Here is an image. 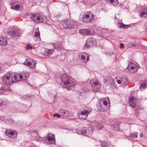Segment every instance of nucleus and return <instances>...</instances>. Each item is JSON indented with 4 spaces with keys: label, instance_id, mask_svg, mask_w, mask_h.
<instances>
[{
    "label": "nucleus",
    "instance_id": "1",
    "mask_svg": "<svg viewBox=\"0 0 147 147\" xmlns=\"http://www.w3.org/2000/svg\"><path fill=\"white\" fill-rule=\"evenodd\" d=\"M61 80V86L66 88L68 90L70 89L71 87H74L76 85L75 83L72 81L69 77L66 74H63L62 75Z\"/></svg>",
    "mask_w": 147,
    "mask_h": 147
},
{
    "label": "nucleus",
    "instance_id": "2",
    "mask_svg": "<svg viewBox=\"0 0 147 147\" xmlns=\"http://www.w3.org/2000/svg\"><path fill=\"white\" fill-rule=\"evenodd\" d=\"M2 80L4 83L7 85L17 82L15 73H8L5 74L2 77Z\"/></svg>",
    "mask_w": 147,
    "mask_h": 147
},
{
    "label": "nucleus",
    "instance_id": "3",
    "mask_svg": "<svg viewBox=\"0 0 147 147\" xmlns=\"http://www.w3.org/2000/svg\"><path fill=\"white\" fill-rule=\"evenodd\" d=\"M108 101L109 102L108 98L102 99L100 100L97 106L98 109L101 112H104L107 111L109 107V105Z\"/></svg>",
    "mask_w": 147,
    "mask_h": 147
},
{
    "label": "nucleus",
    "instance_id": "4",
    "mask_svg": "<svg viewBox=\"0 0 147 147\" xmlns=\"http://www.w3.org/2000/svg\"><path fill=\"white\" fill-rule=\"evenodd\" d=\"M94 14L88 12L85 13L82 17V21L86 23H90L94 20Z\"/></svg>",
    "mask_w": 147,
    "mask_h": 147
},
{
    "label": "nucleus",
    "instance_id": "5",
    "mask_svg": "<svg viewBox=\"0 0 147 147\" xmlns=\"http://www.w3.org/2000/svg\"><path fill=\"white\" fill-rule=\"evenodd\" d=\"M90 83L91 85V88L94 92H98L100 90V84L97 79H93L90 81Z\"/></svg>",
    "mask_w": 147,
    "mask_h": 147
},
{
    "label": "nucleus",
    "instance_id": "6",
    "mask_svg": "<svg viewBox=\"0 0 147 147\" xmlns=\"http://www.w3.org/2000/svg\"><path fill=\"white\" fill-rule=\"evenodd\" d=\"M78 23L72 20H65L62 22L63 26L66 28H72L78 25Z\"/></svg>",
    "mask_w": 147,
    "mask_h": 147
},
{
    "label": "nucleus",
    "instance_id": "7",
    "mask_svg": "<svg viewBox=\"0 0 147 147\" xmlns=\"http://www.w3.org/2000/svg\"><path fill=\"white\" fill-rule=\"evenodd\" d=\"M91 111L92 109L90 108L81 111L80 113L78 114L79 118L81 119H86Z\"/></svg>",
    "mask_w": 147,
    "mask_h": 147
},
{
    "label": "nucleus",
    "instance_id": "8",
    "mask_svg": "<svg viewBox=\"0 0 147 147\" xmlns=\"http://www.w3.org/2000/svg\"><path fill=\"white\" fill-rule=\"evenodd\" d=\"M8 33L11 37L14 38H18L20 36L17 30L13 28H9L8 30Z\"/></svg>",
    "mask_w": 147,
    "mask_h": 147
},
{
    "label": "nucleus",
    "instance_id": "9",
    "mask_svg": "<svg viewBox=\"0 0 147 147\" xmlns=\"http://www.w3.org/2000/svg\"><path fill=\"white\" fill-rule=\"evenodd\" d=\"M17 82L21 80H26L28 79L29 76L28 73H21L20 74L15 73Z\"/></svg>",
    "mask_w": 147,
    "mask_h": 147
},
{
    "label": "nucleus",
    "instance_id": "10",
    "mask_svg": "<svg viewBox=\"0 0 147 147\" xmlns=\"http://www.w3.org/2000/svg\"><path fill=\"white\" fill-rule=\"evenodd\" d=\"M138 68V66L132 62H130L127 67L128 70L132 73H136Z\"/></svg>",
    "mask_w": 147,
    "mask_h": 147
},
{
    "label": "nucleus",
    "instance_id": "11",
    "mask_svg": "<svg viewBox=\"0 0 147 147\" xmlns=\"http://www.w3.org/2000/svg\"><path fill=\"white\" fill-rule=\"evenodd\" d=\"M24 64L34 69L36 67V63L35 61L32 59H26V62L24 63Z\"/></svg>",
    "mask_w": 147,
    "mask_h": 147
},
{
    "label": "nucleus",
    "instance_id": "12",
    "mask_svg": "<svg viewBox=\"0 0 147 147\" xmlns=\"http://www.w3.org/2000/svg\"><path fill=\"white\" fill-rule=\"evenodd\" d=\"M79 33L82 35H88L93 34L94 32L90 29H82L79 30Z\"/></svg>",
    "mask_w": 147,
    "mask_h": 147
},
{
    "label": "nucleus",
    "instance_id": "13",
    "mask_svg": "<svg viewBox=\"0 0 147 147\" xmlns=\"http://www.w3.org/2000/svg\"><path fill=\"white\" fill-rule=\"evenodd\" d=\"M32 20L36 22H43L44 20L43 18L41 16H39L37 14H33L32 16H30Z\"/></svg>",
    "mask_w": 147,
    "mask_h": 147
},
{
    "label": "nucleus",
    "instance_id": "14",
    "mask_svg": "<svg viewBox=\"0 0 147 147\" xmlns=\"http://www.w3.org/2000/svg\"><path fill=\"white\" fill-rule=\"evenodd\" d=\"M43 140L44 141H47L48 144H54L55 143V138L54 135H53L52 136H48L47 138H43Z\"/></svg>",
    "mask_w": 147,
    "mask_h": 147
},
{
    "label": "nucleus",
    "instance_id": "15",
    "mask_svg": "<svg viewBox=\"0 0 147 147\" xmlns=\"http://www.w3.org/2000/svg\"><path fill=\"white\" fill-rule=\"evenodd\" d=\"M5 133L9 137L13 138H16L17 137V134L16 131H11L7 129L5 131Z\"/></svg>",
    "mask_w": 147,
    "mask_h": 147
},
{
    "label": "nucleus",
    "instance_id": "16",
    "mask_svg": "<svg viewBox=\"0 0 147 147\" xmlns=\"http://www.w3.org/2000/svg\"><path fill=\"white\" fill-rule=\"evenodd\" d=\"M89 56L90 55L89 54L85 52L81 53L79 55L81 59L84 60L85 63H86L89 61Z\"/></svg>",
    "mask_w": 147,
    "mask_h": 147
},
{
    "label": "nucleus",
    "instance_id": "17",
    "mask_svg": "<svg viewBox=\"0 0 147 147\" xmlns=\"http://www.w3.org/2000/svg\"><path fill=\"white\" fill-rule=\"evenodd\" d=\"M96 44V41L92 37H89L87 39L85 46H88L89 47L92 46Z\"/></svg>",
    "mask_w": 147,
    "mask_h": 147
},
{
    "label": "nucleus",
    "instance_id": "18",
    "mask_svg": "<svg viewBox=\"0 0 147 147\" xmlns=\"http://www.w3.org/2000/svg\"><path fill=\"white\" fill-rule=\"evenodd\" d=\"M117 81V78H115L113 79L110 76L108 77L106 80V83L107 85L112 84L113 86H115L116 84L115 82Z\"/></svg>",
    "mask_w": 147,
    "mask_h": 147
},
{
    "label": "nucleus",
    "instance_id": "19",
    "mask_svg": "<svg viewBox=\"0 0 147 147\" xmlns=\"http://www.w3.org/2000/svg\"><path fill=\"white\" fill-rule=\"evenodd\" d=\"M137 99L134 96H131L129 98V104L130 106L134 108L136 106Z\"/></svg>",
    "mask_w": 147,
    "mask_h": 147
},
{
    "label": "nucleus",
    "instance_id": "20",
    "mask_svg": "<svg viewBox=\"0 0 147 147\" xmlns=\"http://www.w3.org/2000/svg\"><path fill=\"white\" fill-rule=\"evenodd\" d=\"M10 5V8L11 9H14L16 10L20 11L22 10V7L21 5L18 4H16L15 3H12Z\"/></svg>",
    "mask_w": 147,
    "mask_h": 147
},
{
    "label": "nucleus",
    "instance_id": "21",
    "mask_svg": "<svg viewBox=\"0 0 147 147\" xmlns=\"http://www.w3.org/2000/svg\"><path fill=\"white\" fill-rule=\"evenodd\" d=\"M34 31H35L34 32V36L37 38L38 40H40V38L38 27L34 28L33 29V32H34Z\"/></svg>",
    "mask_w": 147,
    "mask_h": 147
},
{
    "label": "nucleus",
    "instance_id": "22",
    "mask_svg": "<svg viewBox=\"0 0 147 147\" xmlns=\"http://www.w3.org/2000/svg\"><path fill=\"white\" fill-rule=\"evenodd\" d=\"M139 16L141 17L145 18L147 17V9H144L140 12Z\"/></svg>",
    "mask_w": 147,
    "mask_h": 147
},
{
    "label": "nucleus",
    "instance_id": "23",
    "mask_svg": "<svg viewBox=\"0 0 147 147\" xmlns=\"http://www.w3.org/2000/svg\"><path fill=\"white\" fill-rule=\"evenodd\" d=\"M7 39L3 37H0V45L5 46L7 44Z\"/></svg>",
    "mask_w": 147,
    "mask_h": 147
},
{
    "label": "nucleus",
    "instance_id": "24",
    "mask_svg": "<svg viewBox=\"0 0 147 147\" xmlns=\"http://www.w3.org/2000/svg\"><path fill=\"white\" fill-rule=\"evenodd\" d=\"M60 112L64 117H68L70 116V113L68 111L61 110Z\"/></svg>",
    "mask_w": 147,
    "mask_h": 147
},
{
    "label": "nucleus",
    "instance_id": "25",
    "mask_svg": "<svg viewBox=\"0 0 147 147\" xmlns=\"http://www.w3.org/2000/svg\"><path fill=\"white\" fill-rule=\"evenodd\" d=\"M54 50L53 49H46L44 52L45 55H46L50 56L54 52Z\"/></svg>",
    "mask_w": 147,
    "mask_h": 147
},
{
    "label": "nucleus",
    "instance_id": "26",
    "mask_svg": "<svg viewBox=\"0 0 147 147\" xmlns=\"http://www.w3.org/2000/svg\"><path fill=\"white\" fill-rule=\"evenodd\" d=\"M117 27L119 28H127L130 25H125L122 23H121L119 22H118L117 23Z\"/></svg>",
    "mask_w": 147,
    "mask_h": 147
},
{
    "label": "nucleus",
    "instance_id": "27",
    "mask_svg": "<svg viewBox=\"0 0 147 147\" xmlns=\"http://www.w3.org/2000/svg\"><path fill=\"white\" fill-rule=\"evenodd\" d=\"M94 130L93 129L92 127H88L87 129V135H91Z\"/></svg>",
    "mask_w": 147,
    "mask_h": 147
},
{
    "label": "nucleus",
    "instance_id": "28",
    "mask_svg": "<svg viewBox=\"0 0 147 147\" xmlns=\"http://www.w3.org/2000/svg\"><path fill=\"white\" fill-rule=\"evenodd\" d=\"M121 79L123 84L126 85L128 84V82L127 78L122 77L121 78Z\"/></svg>",
    "mask_w": 147,
    "mask_h": 147
},
{
    "label": "nucleus",
    "instance_id": "29",
    "mask_svg": "<svg viewBox=\"0 0 147 147\" xmlns=\"http://www.w3.org/2000/svg\"><path fill=\"white\" fill-rule=\"evenodd\" d=\"M7 102L6 100H0V107H3L7 105Z\"/></svg>",
    "mask_w": 147,
    "mask_h": 147
},
{
    "label": "nucleus",
    "instance_id": "30",
    "mask_svg": "<svg viewBox=\"0 0 147 147\" xmlns=\"http://www.w3.org/2000/svg\"><path fill=\"white\" fill-rule=\"evenodd\" d=\"M61 45V43L59 42H57L53 44V45L55 49L58 48Z\"/></svg>",
    "mask_w": 147,
    "mask_h": 147
},
{
    "label": "nucleus",
    "instance_id": "31",
    "mask_svg": "<svg viewBox=\"0 0 147 147\" xmlns=\"http://www.w3.org/2000/svg\"><path fill=\"white\" fill-rule=\"evenodd\" d=\"M113 129L115 131H118L119 129V126L118 124L112 125Z\"/></svg>",
    "mask_w": 147,
    "mask_h": 147
},
{
    "label": "nucleus",
    "instance_id": "32",
    "mask_svg": "<svg viewBox=\"0 0 147 147\" xmlns=\"http://www.w3.org/2000/svg\"><path fill=\"white\" fill-rule=\"evenodd\" d=\"M81 134L82 135H87V129L86 128L84 127L81 130Z\"/></svg>",
    "mask_w": 147,
    "mask_h": 147
},
{
    "label": "nucleus",
    "instance_id": "33",
    "mask_svg": "<svg viewBox=\"0 0 147 147\" xmlns=\"http://www.w3.org/2000/svg\"><path fill=\"white\" fill-rule=\"evenodd\" d=\"M146 87V84H142L140 86V90L142 91L143 89H145Z\"/></svg>",
    "mask_w": 147,
    "mask_h": 147
},
{
    "label": "nucleus",
    "instance_id": "34",
    "mask_svg": "<svg viewBox=\"0 0 147 147\" xmlns=\"http://www.w3.org/2000/svg\"><path fill=\"white\" fill-rule=\"evenodd\" d=\"M101 146L102 147H105L108 146V144L106 141L102 142Z\"/></svg>",
    "mask_w": 147,
    "mask_h": 147
},
{
    "label": "nucleus",
    "instance_id": "35",
    "mask_svg": "<svg viewBox=\"0 0 147 147\" xmlns=\"http://www.w3.org/2000/svg\"><path fill=\"white\" fill-rule=\"evenodd\" d=\"M103 127V126L101 124L98 123L96 125V127L98 130H100Z\"/></svg>",
    "mask_w": 147,
    "mask_h": 147
},
{
    "label": "nucleus",
    "instance_id": "36",
    "mask_svg": "<svg viewBox=\"0 0 147 147\" xmlns=\"http://www.w3.org/2000/svg\"><path fill=\"white\" fill-rule=\"evenodd\" d=\"M129 136L131 137L136 138L137 137V135L136 133L134 132L131 134Z\"/></svg>",
    "mask_w": 147,
    "mask_h": 147
},
{
    "label": "nucleus",
    "instance_id": "37",
    "mask_svg": "<svg viewBox=\"0 0 147 147\" xmlns=\"http://www.w3.org/2000/svg\"><path fill=\"white\" fill-rule=\"evenodd\" d=\"M108 1L109 3H112L114 2H115L116 4H117L118 3V1L117 0H107Z\"/></svg>",
    "mask_w": 147,
    "mask_h": 147
},
{
    "label": "nucleus",
    "instance_id": "38",
    "mask_svg": "<svg viewBox=\"0 0 147 147\" xmlns=\"http://www.w3.org/2000/svg\"><path fill=\"white\" fill-rule=\"evenodd\" d=\"M113 54L114 53L112 51H111L109 52L105 53V54H106L107 56H111L112 55H113Z\"/></svg>",
    "mask_w": 147,
    "mask_h": 147
},
{
    "label": "nucleus",
    "instance_id": "39",
    "mask_svg": "<svg viewBox=\"0 0 147 147\" xmlns=\"http://www.w3.org/2000/svg\"><path fill=\"white\" fill-rule=\"evenodd\" d=\"M136 45V43L135 42H130L129 43V45L130 47H135V45Z\"/></svg>",
    "mask_w": 147,
    "mask_h": 147
},
{
    "label": "nucleus",
    "instance_id": "40",
    "mask_svg": "<svg viewBox=\"0 0 147 147\" xmlns=\"http://www.w3.org/2000/svg\"><path fill=\"white\" fill-rule=\"evenodd\" d=\"M6 90H5L3 88H1L0 89V94H3L5 93Z\"/></svg>",
    "mask_w": 147,
    "mask_h": 147
},
{
    "label": "nucleus",
    "instance_id": "41",
    "mask_svg": "<svg viewBox=\"0 0 147 147\" xmlns=\"http://www.w3.org/2000/svg\"><path fill=\"white\" fill-rule=\"evenodd\" d=\"M32 48V47L30 45L28 44L27 45V47L26 48V49H31Z\"/></svg>",
    "mask_w": 147,
    "mask_h": 147
},
{
    "label": "nucleus",
    "instance_id": "42",
    "mask_svg": "<svg viewBox=\"0 0 147 147\" xmlns=\"http://www.w3.org/2000/svg\"><path fill=\"white\" fill-rule=\"evenodd\" d=\"M53 116L54 117H60L61 115H59V114L58 113H55L53 115Z\"/></svg>",
    "mask_w": 147,
    "mask_h": 147
},
{
    "label": "nucleus",
    "instance_id": "43",
    "mask_svg": "<svg viewBox=\"0 0 147 147\" xmlns=\"http://www.w3.org/2000/svg\"><path fill=\"white\" fill-rule=\"evenodd\" d=\"M116 82H117L118 84H120L121 83L122 84V82L121 78L120 79V80H117V81Z\"/></svg>",
    "mask_w": 147,
    "mask_h": 147
},
{
    "label": "nucleus",
    "instance_id": "44",
    "mask_svg": "<svg viewBox=\"0 0 147 147\" xmlns=\"http://www.w3.org/2000/svg\"><path fill=\"white\" fill-rule=\"evenodd\" d=\"M124 47V46L123 44L122 43H121L120 48H122L123 47Z\"/></svg>",
    "mask_w": 147,
    "mask_h": 147
},
{
    "label": "nucleus",
    "instance_id": "45",
    "mask_svg": "<svg viewBox=\"0 0 147 147\" xmlns=\"http://www.w3.org/2000/svg\"><path fill=\"white\" fill-rule=\"evenodd\" d=\"M140 137H142L143 136V134L142 133H140Z\"/></svg>",
    "mask_w": 147,
    "mask_h": 147
},
{
    "label": "nucleus",
    "instance_id": "46",
    "mask_svg": "<svg viewBox=\"0 0 147 147\" xmlns=\"http://www.w3.org/2000/svg\"><path fill=\"white\" fill-rule=\"evenodd\" d=\"M83 0H78V2H82V1H83Z\"/></svg>",
    "mask_w": 147,
    "mask_h": 147
},
{
    "label": "nucleus",
    "instance_id": "47",
    "mask_svg": "<svg viewBox=\"0 0 147 147\" xmlns=\"http://www.w3.org/2000/svg\"><path fill=\"white\" fill-rule=\"evenodd\" d=\"M58 16L59 17V16H55V19L57 18V17Z\"/></svg>",
    "mask_w": 147,
    "mask_h": 147
},
{
    "label": "nucleus",
    "instance_id": "48",
    "mask_svg": "<svg viewBox=\"0 0 147 147\" xmlns=\"http://www.w3.org/2000/svg\"><path fill=\"white\" fill-rule=\"evenodd\" d=\"M28 147H35L34 146H29Z\"/></svg>",
    "mask_w": 147,
    "mask_h": 147
},
{
    "label": "nucleus",
    "instance_id": "49",
    "mask_svg": "<svg viewBox=\"0 0 147 147\" xmlns=\"http://www.w3.org/2000/svg\"><path fill=\"white\" fill-rule=\"evenodd\" d=\"M144 146V147H145V146Z\"/></svg>",
    "mask_w": 147,
    "mask_h": 147
},
{
    "label": "nucleus",
    "instance_id": "50",
    "mask_svg": "<svg viewBox=\"0 0 147 147\" xmlns=\"http://www.w3.org/2000/svg\"><path fill=\"white\" fill-rule=\"evenodd\" d=\"M144 146V147H145V146Z\"/></svg>",
    "mask_w": 147,
    "mask_h": 147
},
{
    "label": "nucleus",
    "instance_id": "51",
    "mask_svg": "<svg viewBox=\"0 0 147 147\" xmlns=\"http://www.w3.org/2000/svg\"><path fill=\"white\" fill-rule=\"evenodd\" d=\"M1 24V22H0V24Z\"/></svg>",
    "mask_w": 147,
    "mask_h": 147
}]
</instances>
